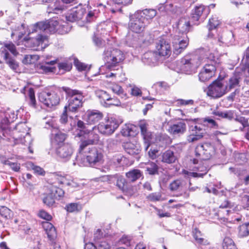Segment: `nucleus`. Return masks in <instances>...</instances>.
<instances>
[{
	"instance_id": "61",
	"label": "nucleus",
	"mask_w": 249,
	"mask_h": 249,
	"mask_svg": "<svg viewBox=\"0 0 249 249\" xmlns=\"http://www.w3.org/2000/svg\"><path fill=\"white\" fill-rule=\"evenodd\" d=\"M235 121L242 124V127L240 128L241 131H243L244 128L249 126L248 120L244 117H237L235 119Z\"/></svg>"
},
{
	"instance_id": "2",
	"label": "nucleus",
	"mask_w": 249,
	"mask_h": 249,
	"mask_svg": "<svg viewBox=\"0 0 249 249\" xmlns=\"http://www.w3.org/2000/svg\"><path fill=\"white\" fill-rule=\"evenodd\" d=\"M63 89L66 92L68 99V104L65 107V109L68 110L69 112H77L83 106V93L68 87H63Z\"/></svg>"
},
{
	"instance_id": "64",
	"label": "nucleus",
	"mask_w": 249,
	"mask_h": 249,
	"mask_svg": "<svg viewBox=\"0 0 249 249\" xmlns=\"http://www.w3.org/2000/svg\"><path fill=\"white\" fill-rule=\"evenodd\" d=\"M177 103L178 106H187V105H193L194 103V101L193 100H184V99H178Z\"/></svg>"
},
{
	"instance_id": "17",
	"label": "nucleus",
	"mask_w": 249,
	"mask_h": 249,
	"mask_svg": "<svg viewBox=\"0 0 249 249\" xmlns=\"http://www.w3.org/2000/svg\"><path fill=\"white\" fill-rule=\"evenodd\" d=\"M139 126L144 140L145 150H147L150 146V140L152 139L151 133L148 131V124L145 121H141L139 123Z\"/></svg>"
},
{
	"instance_id": "57",
	"label": "nucleus",
	"mask_w": 249,
	"mask_h": 249,
	"mask_svg": "<svg viewBox=\"0 0 249 249\" xmlns=\"http://www.w3.org/2000/svg\"><path fill=\"white\" fill-rule=\"evenodd\" d=\"M55 69L54 67L48 66L46 64L40 65L38 68V70H40L41 72L45 73L53 72Z\"/></svg>"
},
{
	"instance_id": "30",
	"label": "nucleus",
	"mask_w": 249,
	"mask_h": 249,
	"mask_svg": "<svg viewBox=\"0 0 249 249\" xmlns=\"http://www.w3.org/2000/svg\"><path fill=\"white\" fill-rule=\"evenodd\" d=\"M121 132L125 137L134 136L137 134L136 127L132 124H125L123 127Z\"/></svg>"
},
{
	"instance_id": "55",
	"label": "nucleus",
	"mask_w": 249,
	"mask_h": 249,
	"mask_svg": "<svg viewBox=\"0 0 249 249\" xmlns=\"http://www.w3.org/2000/svg\"><path fill=\"white\" fill-rule=\"evenodd\" d=\"M4 60L11 69L15 71L17 70V68L18 67V64L15 59L8 56V58L4 59Z\"/></svg>"
},
{
	"instance_id": "49",
	"label": "nucleus",
	"mask_w": 249,
	"mask_h": 249,
	"mask_svg": "<svg viewBox=\"0 0 249 249\" xmlns=\"http://www.w3.org/2000/svg\"><path fill=\"white\" fill-rule=\"evenodd\" d=\"M229 170L239 178L245 175L246 173V169L240 167H230Z\"/></svg>"
},
{
	"instance_id": "26",
	"label": "nucleus",
	"mask_w": 249,
	"mask_h": 249,
	"mask_svg": "<svg viewBox=\"0 0 249 249\" xmlns=\"http://www.w3.org/2000/svg\"><path fill=\"white\" fill-rule=\"evenodd\" d=\"M142 18L144 19L147 24L150 23V21L157 15V11L153 9H145L143 10H138Z\"/></svg>"
},
{
	"instance_id": "5",
	"label": "nucleus",
	"mask_w": 249,
	"mask_h": 249,
	"mask_svg": "<svg viewBox=\"0 0 249 249\" xmlns=\"http://www.w3.org/2000/svg\"><path fill=\"white\" fill-rule=\"evenodd\" d=\"M227 92L223 78L217 79L213 81L208 87L207 94L213 98L221 97Z\"/></svg>"
},
{
	"instance_id": "21",
	"label": "nucleus",
	"mask_w": 249,
	"mask_h": 249,
	"mask_svg": "<svg viewBox=\"0 0 249 249\" xmlns=\"http://www.w3.org/2000/svg\"><path fill=\"white\" fill-rule=\"evenodd\" d=\"M8 50L14 55H16L18 53L15 45L12 42L5 43L4 44L3 47L0 49V53L3 55L4 59H7L8 56H9Z\"/></svg>"
},
{
	"instance_id": "60",
	"label": "nucleus",
	"mask_w": 249,
	"mask_h": 249,
	"mask_svg": "<svg viewBox=\"0 0 249 249\" xmlns=\"http://www.w3.org/2000/svg\"><path fill=\"white\" fill-rule=\"evenodd\" d=\"M121 104V103L119 99L116 98L110 97L109 101L107 103H105V106L106 107H108L111 106H119Z\"/></svg>"
},
{
	"instance_id": "36",
	"label": "nucleus",
	"mask_w": 249,
	"mask_h": 249,
	"mask_svg": "<svg viewBox=\"0 0 249 249\" xmlns=\"http://www.w3.org/2000/svg\"><path fill=\"white\" fill-rule=\"evenodd\" d=\"M51 178L55 180L60 184H67L69 185L70 183L68 182L66 178L64 176L58 173H53L51 175Z\"/></svg>"
},
{
	"instance_id": "37",
	"label": "nucleus",
	"mask_w": 249,
	"mask_h": 249,
	"mask_svg": "<svg viewBox=\"0 0 249 249\" xmlns=\"http://www.w3.org/2000/svg\"><path fill=\"white\" fill-rule=\"evenodd\" d=\"M190 134L194 135H201L202 137L205 133V130L203 128L202 124L196 125L195 126H191L190 128Z\"/></svg>"
},
{
	"instance_id": "12",
	"label": "nucleus",
	"mask_w": 249,
	"mask_h": 249,
	"mask_svg": "<svg viewBox=\"0 0 249 249\" xmlns=\"http://www.w3.org/2000/svg\"><path fill=\"white\" fill-rule=\"evenodd\" d=\"M99 141V136L97 134L92 131L89 132L87 139L81 141L79 149V153H86L85 150L88 146L96 144Z\"/></svg>"
},
{
	"instance_id": "50",
	"label": "nucleus",
	"mask_w": 249,
	"mask_h": 249,
	"mask_svg": "<svg viewBox=\"0 0 249 249\" xmlns=\"http://www.w3.org/2000/svg\"><path fill=\"white\" fill-rule=\"evenodd\" d=\"M70 124L71 127L69 129V130H72L74 128L76 127V126H77V127L80 129L85 128V123L81 120L76 121L75 120H72L71 121Z\"/></svg>"
},
{
	"instance_id": "52",
	"label": "nucleus",
	"mask_w": 249,
	"mask_h": 249,
	"mask_svg": "<svg viewBox=\"0 0 249 249\" xmlns=\"http://www.w3.org/2000/svg\"><path fill=\"white\" fill-rule=\"evenodd\" d=\"M55 198L50 193L44 198L43 201L49 207L53 206L55 203Z\"/></svg>"
},
{
	"instance_id": "25",
	"label": "nucleus",
	"mask_w": 249,
	"mask_h": 249,
	"mask_svg": "<svg viewBox=\"0 0 249 249\" xmlns=\"http://www.w3.org/2000/svg\"><path fill=\"white\" fill-rule=\"evenodd\" d=\"M123 146L125 151L131 155H138L141 151L139 144L132 142H126L124 144Z\"/></svg>"
},
{
	"instance_id": "41",
	"label": "nucleus",
	"mask_w": 249,
	"mask_h": 249,
	"mask_svg": "<svg viewBox=\"0 0 249 249\" xmlns=\"http://www.w3.org/2000/svg\"><path fill=\"white\" fill-rule=\"evenodd\" d=\"M66 209L69 213H77L81 210L82 206L78 203H71L66 206Z\"/></svg>"
},
{
	"instance_id": "10",
	"label": "nucleus",
	"mask_w": 249,
	"mask_h": 249,
	"mask_svg": "<svg viewBox=\"0 0 249 249\" xmlns=\"http://www.w3.org/2000/svg\"><path fill=\"white\" fill-rule=\"evenodd\" d=\"M211 64H206L199 73L198 77L201 82H205L209 80L215 74L216 68L214 65V59L210 60Z\"/></svg>"
},
{
	"instance_id": "27",
	"label": "nucleus",
	"mask_w": 249,
	"mask_h": 249,
	"mask_svg": "<svg viewBox=\"0 0 249 249\" xmlns=\"http://www.w3.org/2000/svg\"><path fill=\"white\" fill-rule=\"evenodd\" d=\"M240 77L237 74H235L229 79L227 85L225 86L227 92H229L232 89L239 87Z\"/></svg>"
},
{
	"instance_id": "40",
	"label": "nucleus",
	"mask_w": 249,
	"mask_h": 249,
	"mask_svg": "<svg viewBox=\"0 0 249 249\" xmlns=\"http://www.w3.org/2000/svg\"><path fill=\"white\" fill-rule=\"evenodd\" d=\"M213 114L222 118L227 119L231 120L233 117V114L231 111H227L225 112L216 111H213Z\"/></svg>"
},
{
	"instance_id": "15",
	"label": "nucleus",
	"mask_w": 249,
	"mask_h": 249,
	"mask_svg": "<svg viewBox=\"0 0 249 249\" xmlns=\"http://www.w3.org/2000/svg\"><path fill=\"white\" fill-rule=\"evenodd\" d=\"M25 41H27L28 44L33 43V47L41 46V48H45L48 45V37L46 35L38 34L35 38H24Z\"/></svg>"
},
{
	"instance_id": "54",
	"label": "nucleus",
	"mask_w": 249,
	"mask_h": 249,
	"mask_svg": "<svg viewBox=\"0 0 249 249\" xmlns=\"http://www.w3.org/2000/svg\"><path fill=\"white\" fill-rule=\"evenodd\" d=\"M190 26L189 21H186L183 23L182 20H180L178 24V28L181 32L186 33L189 31Z\"/></svg>"
},
{
	"instance_id": "48",
	"label": "nucleus",
	"mask_w": 249,
	"mask_h": 249,
	"mask_svg": "<svg viewBox=\"0 0 249 249\" xmlns=\"http://www.w3.org/2000/svg\"><path fill=\"white\" fill-rule=\"evenodd\" d=\"M71 29V26L67 23H64L63 24H60L57 29V33L61 35H64L69 33Z\"/></svg>"
},
{
	"instance_id": "44",
	"label": "nucleus",
	"mask_w": 249,
	"mask_h": 249,
	"mask_svg": "<svg viewBox=\"0 0 249 249\" xmlns=\"http://www.w3.org/2000/svg\"><path fill=\"white\" fill-rule=\"evenodd\" d=\"M220 21L216 16H213L209 21L208 25L209 31L215 29L220 24Z\"/></svg>"
},
{
	"instance_id": "20",
	"label": "nucleus",
	"mask_w": 249,
	"mask_h": 249,
	"mask_svg": "<svg viewBox=\"0 0 249 249\" xmlns=\"http://www.w3.org/2000/svg\"><path fill=\"white\" fill-rule=\"evenodd\" d=\"M103 117V113L97 110H88L86 113V122L89 124H95Z\"/></svg>"
},
{
	"instance_id": "47",
	"label": "nucleus",
	"mask_w": 249,
	"mask_h": 249,
	"mask_svg": "<svg viewBox=\"0 0 249 249\" xmlns=\"http://www.w3.org/2000/svg\"><path fill=\"white\" fill-rule=\"evenodd\" d=\"M0 214L5 219H9L11 217L12 212L5 206H0Z\"/></svg>"
},
{
	"instance_id": "14",
	"label": "nucleus",
	"mask_w": 249,
	"mask_h": 249,
	"mask_svg": "<svg viewBox=\"0 0 249 249\" xmlns=\"http://www.w3.org/2000/svg\"><path fill=\"white\" fill-rule=\"evenodd\" d=\"M168 132L174 137L180 136L186 131V124L183 120L170 124L168 128Z\"/></svg>"
},
{
	"instance_id": "31",
	"label": "nucleus",
	"mask_w": 249,
	"mask_h": 249,
	"mask_svg": "<svg viewBox=\"0 0 249 249\" xmlns=\"http://www.w3.org/2000/svg\"><path fill=\"white\" fill-rule=\"evenodd\" d=\"M125 176L127 178L128 181L130 182H133L140 178L142 174L140 170L138 169L132 170L125 174Z\"/></svg>"
},
{
	"instance_id": "62",
	"label": "nucleus",
	"mask_w": 249,
	"mask_h": 249,
	"mask_svg": "<svg viewBox=\"0 0 249 249\" xmlns=\"http://www.w3.org/2000/svg\"><path fill=\"white\" fill-rule=\"evenodd\" d=\"M202 138V135H196L195 136L194 134H190L187 136V141L189 142H194L200 140Z\"/></svg>"
},
{
	"instance_id": "34",
	"label": "nucleus",
	"mask_w": 249,
	"mask_h": 249,
	"mask_svg": "<svg viewBox=\"0 0 249 249\" xmlns=\"http://www.w3.org/2000/svg\"><path fill=\"white\" fill-rule=\"evenodd\" d=\"M204 149V153L203 154L202 160H206L209 159L212 153L214 152V147L211 143L206 142L203 144Z\"/></svg>"
},
{
	"instance_id": "9",
	"label": "nucleus",
	"mask_w": 249,
	"mask_h": 249,
	"mask_svg": "<svg viewBox=\"0 0 249 249\" xmlns=\"http://www.w3.org/2000/svg\"><path fill=\"white\" fill-rule=\"evenodd\" d=\"M169 188L172 192H181L177 196L183 195L186 198L190 196L189 193L185 191L187 188V183L183 179L178 178L173 180L170 183Z\"/></svg>"
},
{
	"instance_id": "56",
	"label": "nucleus",
	"mask_w": 249,
	"mask_h": 249,
	"mask_svg": "<svg viewBox=\"0 0 249 249\" xmlns=\"http://www.w3.org/2000/svg\"><path fill=\"white\" fill-rule=\"evenodd\" d=\"M58 67L60 71H70L72 68V64L69 62H61L58 63Z\"/></svg>"
},
{
	"instance_id": "4",
	"label": "nucleus",
	"mask_w": 249,
	"mask_h": 249,
	"mask_svg": "<svg viewBox=\"0 0 249 249\" xmlns=\"http://www.w3.org/2000/svg\"><path fill=\"white\" fill-rule=\"evenodd\" d=\"M60 93L59 91H43L39 93L38 99L46 107L51 108L59 104Z\"/></svg>"
},
{
	"instance_id": "24",
	"label": "nucleus",
	"mask_w": 249,
	"mask_h": 249,
	"mask_svg": "<svg viewBox=\"0 0 249 249\" xmlns=\"http://www.w3.org/2000/svg\"><path fill=\"white\" fill-rule=\"evenodd\" d=\"M161 157V161L167 164L174 163L177 160V157L175 154V153L170 149L162 153Z\"/></svg>"
},
{
	"instance_id": "43",
	"label": "nucleus",
	"mask_w": 249,
	"mask_h": 249,
	"mask_svg": "<svg viewBox=\"0 0 249 249\" xmlns=\"http://www.w3.org/2000/svg\"><path fill=\"white\" fill-rule=\"evenodd\" d=\"M222 247L223 249H237L232 240L230 237H225L224 239Z\"/></svg>"
},
{
	"instance_id": "59",
	"label": "nucleus",
	"mask_w": 249,
	"mask_h": 249,
	"mask_svg": "<svg viewBox=\"0 0 249 249\" xmlns=\"http://www.w3.org/2000/svg\"><path fill=\"white\" fill-rule=\"evenodd\" d=\"M203 144H198L196 146L195 149L196 156L199 159L202 160L203 153H204V149L203 147Z\"/></svg>"
},
{
	"instance_id": "22",
	"label": "nucleus",
	"mask_w": 249,
	"mask_h": 249,
	"mask_svg": "<svg viewBox=\"0 0 249 249\" xmlns=\"http://www.w3.org/2000/svg\"><path fill=\"white\" fill-rule=\"evenodd\" d=\"M116 178V186L123 192L126 193L131 189V185L123 176H117Z\"/></svg>"
},
{
	"instance_id": "18",
	"label": "nucleus",
	"mask_w": 249,
	"mask_h": 249,
	"mask_svg": "<svg viewBox=\"0 0 249 249\" xmlns=\"http://www.w3.org/2000/svg\"><path fill=\"white\" fill-rule=\"evenodd\" d=\"M173 54L178 55L180 54L186 49L189 44V39L188 38L182 39L179 38L177 40L174 39L173 42Z\"/></svg>"
},
{
	"instance_id": "63",
	"label": "nucleus",
	"mask_w": 249,
	"mask_h": 249,
	"mask_svg": "<svg viewBox=\"0 0 249 249\" xmlns=\"http://www.w3.org/2000/svg\"><path fill=\"white\" fill-rule=\"evenodd\" d=\"M204 125H207L210 127H214L217 126L216 122L213 119L209 117L205 118L203 119Z\"/></svg>"
},
{
	"instance_id": "3",
	"label": "nucleus",
	"mask_w": 249,
	"mask_h": 249,
	"mask_svg": "<svg viewBox=\"0 0 249 249\" xmlns=\"http://www.w3.org/2000/svg\"><path fill=\"white\" fill-rule=\"evenodd\" d=\"M103 58L106 62L107 68L113 70L116 67H118L119 64L124 59V55L119 49L108 48L104 51Z\"/></svg>"
},
{
	"instance_id": "32",
	"label": "nucleus",
	"mask_w": 249,
	"mask_h": 249,
	"mask_svg": "<svg viewBox=\"0 0 249 249\" xmlns=\"http://www.w3.org/2000/svg\"><path fill=\"white\" fill-rule=\"evenodd\" d=\"M31 33L37 32L39 31L49 33L48 21L38 22L33 25L31 28Z\"/></svg>"
},
{
	"instance_id": "35",
	"label": "nucleus",
	"mask_w": 249,
	"mask_h": 249,
	"mask_svg": "<svg viewBox=\"0 0 249 249\" xmlns=\"http://www.w3.org/2000/svg\"><path fill=\"white\" fill-rule=\"evenodd\" d=\"M238 235L245 237L249 235V222L245 223L238 227Z\"/></svg>"
},
{
	"instance_id": "1",
	"label": "nucleus",
	"mask_w": 249,
	"mask_h": 249,
	"mask_svg": "<svg viewBox=\"0 0 249 249\" xmlns=\"http://www.w3.org/2000/svg\"><path fill=\"white\" fill-rule=\"evenodd\" d=\"M214 58V54L209 52L206 53L204 55L201 53L200 56L197 54L186 56L181 60L180 69L186 74H191L195 72L200 65L206 60H213Z\"/></svg>"
},
{
	"instance_id": "39",
	"label": "nucleus",
	"mask_w": 249,
	"mask_h": 249,
	"mask_svg": "<svg viewBox=\"0 0 249 249\" xmlns=\"http://www.w3.org/2000/svg\"><path fill=\"white\" fill-rule=\"evenodd\" d=\"M50 194L55 199H59L63 197L64 195V191L61 188L56 186H52L50 189Z\"/></svg>"
},
{
	"instance_id": "42",
	"label": "nucleus",
	"mask_w": 249,
	"mask_h": 249,
	"mask_svg": "<svg viewBox=\"0 0 249 249\" xmlns=\"http://www.w3.org/2000/svg\"><path fill=\"white\" fill-rule=\"evenodd\" d=\"M111 89L114 93L118 95L122 98H126V94L124 92L122 88L119 85H113L111 87Z\"/></svg>"
},
{
	"instance_id": "6",
	"label": "nucleus",
	"mask_w": 249,
	"mask_h": 249,
	"mask_svg": "<svg viewBox=\"0 0 249 249\" xmlns=\"http://www.w3.org/2000/svg\"><path fill=\"white\" fill-rule=\"evenodd\" d=\"M128 23L129 29L136 33H140L144 31L147 25L144 19L142 18L140 13L137 11L130 16Z\"/></svg>"
},
{
	"instance_id": "19",
	"label": "nucleus",
	"mask_w": 249,
	"mask_h": 249,
	"mask_svg": "<svg viewBox=\"0 0 249 249\" xmlns=\"http://www.w3.org/2000/svg\"><path fill=\"white\" fill-rule=\"evenodd\" d=\"M86 14L85 8L78 7L74 9L66 16V19L70 22H74L83 19Z\"/></svg>"
},
{
	"instance_id": "45",
	"label": "nucleus",
	"mask_w": 249,
	"mask_h": 249,
	"mask_svg": "<svg viewBox=\"0 0 249 249\" xmlns=\"http://www.w3.org/2000/svg\"><path fill=\"white\" fill-rule=\"evenodd\" d=\"M48 23L49 33L52 34L55 32H57L58 27L60 25L58 21L55 20H52L48 21Z\"/></svg>"
},
{
	"instance_id": "16",
	"label": "nucleus",
	"mask_w": 249,
	"mask_h": 249,
	"mask_svg": "<svg viewBox=\"0 0 249 249\" xmlns=\"http://www.w3.org/2000/svg\"><path fill=\"white\" fill-rule=\"evenodd\" d=\"M157 52L160 56H169L171 53L170 44L165 39H160L157 43Z\"/></svg>"
},
{
	"instance_id": "8",
	"label": "nucleus",
	"mask_w": 249,
	"mask_h": 249,
	"mask_svg": "<svg viewBox=\"0 0 249 249\" xmlns=\"http://www.w3.org/2000/svg\"><path fill=\"white\" fill-rule=\"evenodd\" d=\"M119 126L118 122L115 119L111 118L105 123H100L97 126V128L101 134L105 136H110L115 132Z\"/></svg>"
},
{
	"instance_id": "13",
	"label": "nucleus",
	"mask_w": 249,
	"mask_h": 249,
	"mask_svg": "<svg viewBox=\"0 0 249 249\" xmlns=\"http://www.w3.org/2000/svg\"><path fill=\"white\" fill-rule=\"evenodd\" d=\"M73 152V149L72 146L68 143L60 145L56 147L55 150V153L57 156L65 160H69Z\"/></svg>"
},
{
	"instance_id": "38",
	"label": "nucleus",
	"mask_w": 249,
	"mask_h": 249,
	"mask_svg": "<svg viewBox=\"0 0 249 249\" xmlns=\"http://www.w3.org/2000/svg\"><path fill=\"white\" fill-rule=\"evenodd\" d=\"M145 168L149 175H155L159 174V166L154 162L148 163Z\"/></svg>"
},
{
	"instance_id": "23",
	"label": "nucleus",
	"mask_w": 249,
	"mask_h": 249,
	"mask_svg": "<svg viewBox=\"0 0 249 249\" xmlns=\"http://www.w3.org/2000/svg\"><path fill=\"white\" fill-rule=\"evenodd\" d=\"M205 9L204 5L201 4L195 6L192 10L191 20L194 22V24H198L197 22L199 21L201 16Z\"/></svg>"
},
{
	"instance_id": "58",
	"label": "nucleus",
	"mask_w": 249,
	"mask_h": 249,
	"mask_svg": "<svg viewBox=\"0 0 249 249\" xmlns=\"http://www.w3.org/2000/svg\"><path fill=\"white\" fill-rule=\"evenodd\" d=\"M98 96L104 102V106L105 105V103H107L111 97L107 92L104 90H101L99 91L98 93Z\"/></svg>"
},
{
	"instance_id": "29",
	"label": "nucleus",
	"mask_w": 249,
	"mask_h": 249,
	"mask_svg": "<svg viewBox=\"0 0 249 249\" xmlns=\"http://www.w3.org/2000/svg\"><path fill=\"white\" fill-rule=\"evenodd\" d=\"M52 135V141L56 144L63 142L67 137L66 134L55 129L53 130Z\"/></svg>"
},
{
	"instance_id": "53",
	"label": "nucleus",
	"mask_w": 249,
	"mask_h": 249,
	"mask_svg": "<svg viewBox=\"0 0 249 249\" xmlns=\"http://www.w3.org/2000/svg\"><path fill=\"white\" fill-rule=\"evenodd\" d=\"M28 95L29 97V104L30 106L35 107L36 106V100L35 98L34 90L32 88H30L28 91Z\"/></svg>"
},
{
	"instance_id": "7",
	"label": "nucleus",
	"mask_w": 249,
	"mask_h": 249,
	"mask_svg": "<svg viewBox=\"0 0 249 249\" xmlns=\"http://www.w3.org/2000/svg\"><path fill=\"white\" fill-rule=\"evenodd\" d=\"M16 131L13 133L15 140L20 141L22 144L28 145L32 144V139L27 132L26 126L24 123H19L15 127Z\"/></svg>"
},
{
	"instance_id": "11",
	"label": "nucleus",
	"mask_w": 249,
	"mask_h": 249,
	"mask_svg": "<svg viewBox=\"0 0 249 249\" xmlns=\"http://www.w3.org/2000/svg\"><path fill=\"white\" fill-rule=\"evenodd\" d=\"M86 153H81V154H86L87 160L90 166L95 165L96 163L100 162L103 158V155L98 149L94 147H92L89 148V150Z\"/></svg>"
},
{
	"instance_id": "33",
	"label": "nucleus",
	"mask_w": 249,
	"mask_h": 249,
	"mask_svg": "<svg viewBox=\"0 0 249 249\" xmlns=\"http://www.w3.org/2000/svg\"><path fill=\"white\" fill-rule=\"evenodd\" d=\"M142 60L144 64L151 65L156 61L157 59L154 53L148 52L143 54Z\"/></svg>"
},
{
	"instance_id": "28",
	"label": "nucleus",
	"mask_w": 249,
	"mask_h": 249,
	"mask_svg": "<svg viewBox=\"0 0 249 249\" xmlns=\"http://www.w3.org/2000/svg\"><path fill=\"white\" fill-rule=\"evenodd\" d=\"M9 121L8 119L7 114L4 112H0V126L2 129V136L6 137L7 135L8 124Z\"/></svg>"
},
{
	"instance_id": "46",
	"label": "nucleus",
	"mask_w": 249,
	"mask_h": 249,
	"mask_svg": "<svg viewBox=\"0 0 249 249\" xmlns=\"http://www.w3.org/2000/svg\"><path fill=\"white\" fill-rule=\"evenodd\" d=\"M2 163L4 165H8L14 171L18 172L20 169V164L17 162H13L9 160H4L2 161Z\"/></svg>"
},
{
	"instance_id": "51",
	"label": "nucleus",
	"mask_w": 249,
	"mask_h": 249,
	"mask_svg": "<svg viewBox=\"0 0 249 249\" xmlns=\"http://www.w3.org/2000/svg\"><path fill=\"white\" fill-rule=\"evenodd\" d=\"M95 245L97 249H110V246L105 239L95 242Z\"/></svg>"
}]
</instances>
